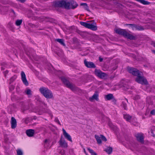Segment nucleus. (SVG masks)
<instances>
[{
    "label": "nucleus",
    "mask_w": 155,
    "mask_h": 155,
    "mask_svg": "<svg viewBox=\"0 0 155 155\" xmlns=\"http://www.w3.org/2000/svg\"><path fill=\"white\" fill-rule=\"evenodd\" d=\"M128 72L133 75L137 76L136 81L139 83L142 84H147L148 82L146 79L143 76L142 73L133 68L129 67L127 68Z\"/></svg>",
    "instance_id": "obj_1"
},
{
    "label": "nucleus",
    "mask_w": 155,
    "mask_h": 155,
    "mask_svg": "<svg viewBox=\"0 0 155 155\" xmlns=\"http://www.w3.org/2000/svg\"><path fill=\"white\" fill-rule=\"evenodd\" d=\"M71 2L65 1H60L54 3L53 6L56 7H63L67 9H71Z\"/></svg>",
    "instance_id": "obj_2"
},
{
    "label": "nucleus",
    "mask_w": 155,
    "mask_h": 155,
    "mask_svg": "<svg viewBox=\"0 0 155 155\" xmlns=\"http://www.w3.org/2000/svg\"><path fill=\"white\" fill-rule=\"evenodd\" d=\"M39 91L47 98L52 99L53 98L52 92L47 87H41L39 89Z\"/></svg>",
    "instance_id": "obj_3"
},
{
    "label": "nucleus",
    "mask_w": 155,
    "mask_h": 155,
    "mask_svg": "<svg viewBox=\"0 0 155 155\" xmlns=\"http://www.w3.org/2000/svg\"><path fill=\"white\" fill-rule=\"evenodd\" d=\"M61 79L62 82L67 85V87L70 88L72 91H74L76 89V87L74 85L71 84L65 78H61Z\"/></svg>",
    "instance_id": "obj_4"
},
{
    "label": "nucleus",
    "mask_w": 155,
    "mask_h": 155,
    "mask_svg": "<svg viewBox=\"0 0 155 155\" xmlns=\"http://www.w3.org/2000/svg\"><path fill=\"white\" fill-rule=\"evenodd\" d=\"M95 74L98 77L103 78L106 76V74L102 72L99 70L95 69L94 71Z\"/></svg>",
    "instance_id": "obj_5"
},
{
    "label": "nucleus",
    "mask_w": 155,
    "mask_h": 155,
    "mask_svg": "<svg viewBox=\"0 0 155 155\" xmlns=\"http://www.w3.org/2000/svg\"><path fill=\"white\" fill-rule=\"evenodd\" d=\"M87 28L90 29L92 30L95 31L97 29L96 23L92 21L91 23H88Z\"/></svg>",
    "instance_id": "obj_6"
},
{
    "label": "nucleus",
    "mask_w": 155,
    "mask_h": 155,
    "mask_svg": "<svg viewBox=\"0 0 155 155\" xmlns=\"http://www.w3.org/2000/svg\"><path fill=\"white\" fill-rule=\"evenodd\" d=\"M127 25H129V27L133 30H141L143 29L142 27L138 26L135 24H129Z\"/></svg>",
    "instance_id": "obj_7"
},
{
    "label": "nucleus",
    "mask_w": 155,
    "mask_h": 155,
    "mask_svg": "<svg viewBox=\"0 0 155 155\" xmlns=\"http://www.w3.org/2000/svg\"><path fill=\"white\" fill-rule=\"evenodd\" d=\"M21 79L23 83L26 86L28 85V83L26 79L25 75L24 72L22 71L21 73Z\"/></svg>",
    "instance_id": "obj_8"
},
{
    "label": "nucleus",
    "mask_w": 155,
    "mask_h": 155,
    "mask_svg": "<svg viewBox=\"0 0 155 155\" xmlns=\"http://www.w3.org/2000/svg\"><path fill=\"white\" fill-rule=\"evenodd\" d=\"M104 98L105 100H110L113 99V101L114 103L116 102V100L114 98L113 95L111 94H109L107 95H105L104 96Z\"/></svg>",
    "instance_id": "obj_9"
},
{
    "label": "nucleus",
    "mask_w": 155,
    "mask_h": 155,
    "mask_svg": "<svg viewBox=\"0 0 155 155\" xmlns=\"http://www.w3.org/2000/svg\"><path fill=\"white\" fill-rule=\"evenodd\" d=\"M62 130L63 131V135L64 137L68 140L71 142H72V139L71 136L66 132L64 129L63 128L62 129Z\"/></svg>",
    "instance_id": "obj_10"
},
{
    "label": "nucleus",
    "mask_w": 155,
    "mask_h": 155,
    "mask_svg": "<svg viewBox=\"0 0 155 155\" xmlns=\"http://www.w3.org/2000/svg\"><path fill=\"white\" fill-rule=\"evenodd\" d=\"M84 63L85 65L89 68H95V66L94 64L91 62H87L86 60L84 61Z\"/></svg>",
    "instance_id": "obj_11"
},
{
    "label": "nucleus",
    "mask_w": 155,
    "mask_h": 155,
    "mask_svg": "<svg viewBox=\"0 0 155 155\" xmlns=\"http://www.w3.org/2000/svg\"><path fill=\"white\" fill-rule=\"evenodd\" d=\"M11 127L12 129L15 128L17 125V122L16 120L13 117L11 118Z\"/></svg>",
    "instance_id": "obj_12"
},
{
    "label": "nucleus",
    "mask_w": 155,
    "mask_h": 155,
    "mask_svg": "<svg viewBox=\"0 0 155 155\" xmlns=\"http://www.w3.org/2000/svg\"><path fill=\"white\" fill-rule=\"evenodd\" d=\"M89 100L91 101H92L95 100L97 101L98 100V94L96 92L94 94V95L91 97L89 98Z\"/></svg>",
    "instance_id": "obj_13"
},
{
    "label": "nucleus",
    "mask_w": 155,
    "mask_h": 155,
    "mask_svg": "<svg viewBox=\"0 0 155 155\" xmlns=\"http://www.w3.org/2000/svg\"><path fill=\"white\" fill-rule=\"evenodd\" d=\"M59 144L61 147L66 148L68 147V144L64 140L62 139V138L59 141Z\"/></svg>",
    "instance_id": "obj_14"
},
{
    "label": "nucleus",
    "mask_w": 155,
    "mask_h": 155,
    "mask_svg": "<svg viewBox=\"0 0 155 155\" xmlns=\"http://www.w3.org/2000/svg\"><path fill=\"white\" fill-rule=\"evenodd\" d=\"M115 31L117 33L120 35H123L124 36L125 34L126 33V31L120 29H116L115 30Z\"/></svg>",
    "instance_id": "obj_15"
},
{
    "label": "nucleus",
    "mask_w": 155,
    "mask_h": 155,
    "mask_svg": "<svg viewBox=\"0 0 155 155\" xmlns=\"http://www.w3.org/2000/svg\"><path fill=\"white\" fill-rule=\"evenodd\" d=\"M35 133V130L33 129L28 130L26 131V134L29 137H31L33 136Z\"/></svg>",
    "instance_id": "obj_16"
},
{
    "label": "nucleus",
    "mask_w": 155,
    "mask_h": 155,
    "mask_svg": "<svg viewBox=\"0 0 155 155\" xmlns=\"http://www.w3.org/2000/svg\"><path fill=\"white\" fill-rule=\"evenodd\" d=\"M137 140L140 142H142L143 140V137L142 134H137L136 135Z\"/></svg>",
    "instance_id": "obj_17"
},
{
    "label": "nucleus",
    "mask_w": 155,
    "mask_h": 155,
    "mask_svg": "<svg viewBox=\"0 0 155 155\" xmlns=\"http://www.w3.org/2000/svg\"><path fill=\"white\" fill-rule=\"evenodd\" d=\"M124 36L126 37L127 38L129 39L130 40L135 39L136 38V37L133 36L132 35H131L128 33L126 31V33L124 35Z\"/></svg>",
    "instance_id": "obj_18"
},
{
    "label": "nucleus",
    "mask_w": 155,
    "mask_h": 155,
    "mask_svg": "<svg viewBox=\"0 0 155 155\" xmlns=\"http://www.w3.org/2000/svg\"><path fill=\"white\" fill-rule=\"evenodd\" d=\"M24 93L29 97L32 95V91L30 89L28 88L25 90Z\"/></svg>",
    "instance_id": "obj_19"
},
{
    "label": "nucleus",
    "mask_w": 155,
    "mask_h": 155,
    "mask_svg": "<svg viewBox=\"0 0 155 155\" xmlns=\"http://www.w3.org/2000/svg\"><path fill=\"white\" fill-rule=\"evenodd\" d=\"M78 6V4L74 1H71V9H74Z\"/></svg>",
    "instance_id": "obj_20"
},
{
    "label": "nucleus",
    "mask_w": 155,
    "mask_h": 155,
    "mask_svg": "<svg viewBox=\"0 0 155 155\" xmlns=\"http://www.w3.org/2000/svg\"><path fill=\"white\" fill-rule=\"evenodd\" d=\"M82 6H83V8L85 10H86L87 11L90 12V10L89 9V8L88 6H87V3H81L80 4Z\"/></svg>",
    "instance_id": "obj_21"
},
{
    "label": "nucleus",
    "mask_w": 155,
    "mask_h": 155,
    "mask_svg": "<svg viewBox=\"0 0 155 155\" xmlns=\"http://www.w3.org/2000/svg\"><path fill=\"white\" fill-rule=\"evenodd\" d=\"M136 1L140 2L143 4L144 5H148L149 4L150 2L146 1L144 0H135Z\"/></svg>",
    "instance_id": "obj_22"
},
{
    "label": "nucleus",
    "mask_w": 155,
    "mask_h": 155,
    "mask_svg": "<svg viewBox=\"0 0 155 155\" xmlns=\"http://www.w3.org/2000/svg\"><path fill=\"white\" fill-rule=\"evenodd\" d=\"M55 41L59 43L61 45L64 46L65 45V44L64 42V40L62 39H56Z\"/></svg>",
    "instance_id": "obj_23"
},
{
    "label": "nucleus",
    "mask_w": 155,
    "mask_h": 155,
    "mask_svg": "<svg viewBox=\"0 0 155 155\" xmlns=\"http://www.w3.org/2000/svg\"><path fill=\"white\" fill-rule=\"evenodd\" d=\"M105 151L108 154H110L112 151V149L110 147H107L105 149Z\"/></svg>",
    "instance_id": "obj_24"
},
{
    "label": "nucleus",
    "mask_w": 155,
    "mask_h": 155,
    "mask_svg": "<svg viewBox=\"0 0 155 155\" xmlns=\"http://www.w3.org/2000/svg\"><path fill=\"white\" fill-rule=\"evenodd\" d=\"M124 117L128 121H130V120L131 118V117L128 114L124 115Z\"/></svg>",
    "instance_id": "obj_25"
},
{
    "label": "nucleus",
    "mask_w": 155,
    "mask_h": 155,
    "mask_svg": "<svg viewBox=\"0 0 155 155\" xmlns=\"http://www.w3.org/2000/svg\"><path fill=\"white\" fill-rule=\"evenodd\" d=\"M95 137L98 143L100 144L101 143V137H99L98 136L95 135Z\"/></svg>",
    "instance_id": "obj_26"
},
{
    "label": "nucleus",
    "mask_w": 155,
    "mask_h": 155,
    "mask_svg": "<svg viewBox=\"0 0 155 155\" xmlns=\"http://www.w3.org/2000/svg\"><path fill=\"white\" fill-rule=\"evenodd\" d=\"M87 149L89 152L91 154V155H97L93 150L89 148H87Z\"/></svg>",
    "instance_id": "obj_27"
},
{
    "label": "nucleus",
    "mask_w": 155,
    "mask_h": 155,
    "mask_svg": "<svg viewBox=\"0 0 155 155\" xmlns=\"http://www.w3.org/2000/svg\"><path fill=\"white\" fill-rule=\"evenodd\" d=\"M17 155H23V153L21 150L20 149H18L16 150Z\"/></svg>",
    "instance_id": "obj_28"
},
{
    "label": "nucleus",
    "mask_w": 155,
    "mask_h": 155,
    "mask_svg": "<svg viewBox=\"0 0 155 155\" xmlns=\"http://www.w3.org/2000/svg\"><path fill=\"white\" fill-rule=\"evenodd\" d=\"M88 23H86L85 22H83V21H81L80 22V24L81 25H82L87 28V26L88 25H87Z\"/></svg>",
    "instance_id": "obj_29"
},
{
    "label": "nucleus",
    "mask_w": 155,
    "mask_h": 155,
    "mask_svg": "<svg viewBox=\"0 0 155 155\" xmlns=\"http://www.w3.org/2000/svg\"><path fill=\"white\" fill-rule=\"evenodd\" d=\"M22 22L21 20H17L16 21V25L17 26H19L21 24Z\"/></svg>",
    "instance_id": "obj_30"
},
{
    "label": "nucleus",
    "mask_w": 155,
    "mask_h": 155,
    "mask_svg": "<svg viewBox=\"0 0 155 155\" xmlns=\"http://www.w3.org/2000/svg\"><path fill=\"white\" fill-rule=\"evenodd\" d=\"M101 138L103 140L105 141H106L107 140V139L103 135H100Z\"/></svg>",
    "instance_id": "obj_31"
},
{
    "label": "nucleus",
    "mask_w": 155,
    "mask_h": 155,
    "mask_svg": "<svg viewBox=\"0 0 155 155\" xmlns=\"http://www.w3.org/2000/svg\"><path fill=\"white\" fill-rule=\"evenodd\" d=\"M17 78V76H14L11 78L10 80L12 82L13 81L15 80Z\"/></svg>",
    "instance_id": "obj_32"
},
{
    "label": "nucleus",
    "mask_w": 155,
    "mask_h": 155,
    "mask_svg": "<svg viewBox=\"0 0 155 155\" xmlns=\"http://www.w3.org/2000/svg\"><path fill=\"white\" fill-rule=\"evenodd\" d=\"M122 104L123 107L124 109H126L127 107V105L124 102H122Z\"/></svg>",
    "instance_id": "obj_33"
},
{
    "label": "nucleus",
    "mask_w": 155,
    "mask_h": 155,
    "mask_svg": "<svg viewBox=\"0 0 155 155\" xmlns=\"http://www.w3.org/2000/svg\"><path fill=\"white\" fill-rule=\"evenodd\" d=\"M55 121L57 122V123H58L59 125H61V124L59 122V120L57 118H56L55 119Z\"/></svg>",
    "instance_id": "obj_34"
},
{
    "label": "nucleus",
    "mask_w": 155,
    "mask_h": 155,
    "mask_svg": "<svg viewBox=\"0 0 155 155\" xmlns=\"http://www.w3.org/2000/svg\"><path fill=\"white\" fill-rule=\"evenodd\" d=\"M150 114L152 115L155 114V110H153L151 111L150 112Z\"/></svg>",
    "instance_id": "obj_35"
},
{
    "label": "nucleus",
    "mask_w": 155,
    "mask_h": 155,
    "mask_svg": "<svg viewBox=\"0 0 155 155\" xmlns=\"http://www.w3.org/2000/svg\"><path fill=\"white\" fill-rule=\"evenodd\" d=\"M48 140L47 139H46L45 140L44 145L46 146V145L48 143Z\"/></svg>",
    "instance_id": "obj_36"
},
{
    "label": "nucleus",
    "mask_w": 155,
    "mask_h": 155,
    "mask_svg": "<svg viewBox=\"0 0 155 155\" xmlns=\"http://www.w3.org/2000/svg\"><path fill=\"white\" fill-rule=\"evenodd\" d=\"M8 71H6L4 72L5 75V76H6V74H7L8 73Z\"/></svg>",
    "instance_id": "obj_37"
},
{
    "label": "nucleus",
    "mask_w": 155,
    "mask_h": 155,
    "mask_svg": "<svg viewBox=\"0 0 155 155\" xmlns=\"http://www.w3.org/2000/svg\"><path fill=\"white\" fill-rule=\"evenodd\" d=\"M140 98V97L138 95H137V96H136V97H135L134 98V99H138Z\"/></svg>",
    "instance_id": "obj_38"
},
{
    "label": "nucleus",
    "mask_w": 155,
    "mask_h": 155,
    "mask_svg": "<svg viewBox=\"0 0 155 155\" xmlns=\"http://www.w3.org/2000/svg\"><path fill=\"white\" fill-rule=\"evenodd\" d=\"M99 59L100 62L102 61L103 60V58H101V57H99Z\"/></svg>",
    "instance_id": "obj_39"
},
{
    "label": "nucleus",
    "mask_w": 155,
    "mask_h": 155,
    "mask_svg": "<svg viewBox=\"0 0 155 155\" xmlns=\"http://www.w3.org/2000/svg\"><path fill=\"white\" fill-rule=\"evenodd\" d=\"M84 152L86 155H87V153L86 150L84 149Z\"/></svg>",
    "instance_id": "obj_40"
},
{
    "label": "nucleus",
    "mask_w": 155,
    "mask_h": 155,
    "mask_svg": "<svg viewBox=\"0 0 155 155\" xmlns=\"http://www.w3.org/2000/svg\"><path fill=\"white\" fill-rule=\"evenodd\" d=\"M152 51L153 53L155 54V50H153Z\"/></svg>",
    "instance_id": "obj_41"
},
{
    "label": "nucleus",
    "mask_w": 155,
    "mask_h": 155,
    "mask_svg": "<svg viewBox=\"0 0 155 155\" xmlns=\"http://www.w3.org/2000/svg\"><path fill=\"white\" fill-rule=\"evenodd\" d=\"M153 45L155 47V42L153 43Z\"/></svg>",
    "instance_id": "obj_42"
},
{
    "label": "nucleus",
    "mask_w": 155,
    "mask_h": 155,
    "mask_svg": "<svg viewBox=\"0 0 155 155\" xmlns=\"http://www.w3.org/2000/svg\"><path fill=\"white\" fill-rule=\"evenodd\" d=\"M12 12H13L14 13H15V12L13 10H12Z\"/></svg>",
    "instance_id": "obj_43"
},
{
    "label": "nucleus",
    "mask_w": 155,
    "mask_h": 155,
    "mask_svg": "<svg viewBox=\"0 0 155 155\" xmlns=\"http://www.w3.org/2000/svg\"><path fill=\"white\" fill-rule=\"evenodd\" d=\"M126 101H127V102H128V100H127V99H126Z\"/></svg>",
    "instance_id": "obj_44"
}]
</instances>
